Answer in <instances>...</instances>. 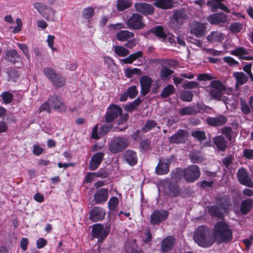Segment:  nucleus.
<instances>
[{
  "instance_id": "obj_1",
  "label": "nucleus",
  "mask_w": 253,
  "mask_h": 253,
  "mask_svg": "<svg viewBox=\"0 0 253 253\" xmlns=\"http://www.w3.org/2000/svg\"><path fill=\"white\" fill-rule=\"evenodd\" d=\"M213 235L218 243H229L233 239V231L229 225L223 221H218L214 225Z\"/></svg>"
},
{
  "instance_id": "obj_2",
  "label": "nucleus",
  "mask_w": 253,
  "mask_h": 253,
  "mask_svg": "<svg viewBox=\"0 0 253 253\" xmlns=\"http://www.w3.org/2000/svg\"><path fill=\"white\" fill-rule=\"evenodd\" d=\"M193 239L199 246L205 248L210 247L214 242L210 229L205 225L200 226L196 229Z\"/></svg>"
},
{
  "instance_id": "obj_3",
  "label": "nucleus",
  "mask_w": 253,
  "mask_h": 253,
  "mask_svg": "<svg viewBox=\"0 0 253 253\" xmlns=\"http://www.w3.org/2000/svg\"><path fill=\"white\" fill-rule=\"evenodd\" d=\"M161 186L163 195L169 198H177L181 194V189L177 182L166 179L161 182Z\"/></svg>"
},
{
  "instance_id": "obj_4",
  "label": "nucleus",
  "mask_w": 253,
  "mask_h": 253,
  "mask_svg": "<svg viewBox=\"0 0 253 253\" xmlns=\"http://www.w3.org/2000/svg\"><path fill=\"white\" fill-rule=\"evenodd\" d=\"M129 144V141L127 137H114L109 144V150L113 154H118L126 149Z\"/></svg>"
},
{
  "instance_id": "obj_5",
  "label": "nucleus",
  "mask_w": 253,
  "mask_h": 253,
  "mask_svg": "<svg viewBox=\"0 0 253 253\" xmlns=\"http://www.w3.org/2000/svg\"><path fill=\"white\" fill-rule=\"evenodd\" d=\"M187 19L188 16L184 9L174 10L169 18V27L176 31Z\"/></svg>"
},
{
  "instance_id": "obj_6",
  "label": "nucleus",
  "mask_w": 253,
  "mask_h": 253,
  "mask_svg": "<svg viewBox=\"0 0 253 253\" xmlns=\"http://www.w3.org/2000/svg\"><path fill=\"white\" fill-rule=\"evenodd\" d=\"M210 86L211 88L209 91L211 98L217 101L221 100L223 92L226 89V86L219 80L211 81Z\"/></svg>"
},
{
  "instance_id": "obj_7",
  "label": "nucleus",
  "mask_w": 253,
  "mask_h": 253,
  "mask_svg": "<svg viewBox=\"0 0 253 253\" xmlns=\"http://www.w3.org/2000/svg\"><path fill=\"white\" fill-rule=\"evenodd\" d=\"M110 232V225H106L105 227L100 223L95 224L92 228L93 238L98 239V243H102Z\"/></svg>"
},
{
  "instance_id": "obj_8",
  "label": "nucleus",
  "mask_w": 253,
  "mask_h": 253,
  "mask_svg": "<svg viewBox=\"0 0 253 253\" xmlns=\"http://www.w3.org/2000/svg\"><path fill=\"white\" fill-rule=\"evenodd\" d=\"M126 24L130 29L141 30L144 28L145 24L144 18L139 13H133L126 21Z\"/></svg>"
},
{
  "instance_id": "obj_9",
  "label": "nucleus",
  "mask_w": 253,
  "mask_h": 253,
  "mask_svg": "<svg viewBox=\"0 0 253 253\" xmlns=\"http://www.w3.org/2000/svg\"><path fill=\"white\" fill-rule=\"evenodd\" d=\"M201 172L199 167L192 165L184 169V178L188 183L194 182L200 176Z\"/></svg>"
},
{
  "instance_id": "obj_10",
  "label": "nucleus",
  "mask_w": 253,
  "mask_h": 253,
  "mask_svg": "<svg viewBox=\"0 0 253 253\" xmlns=\"http://www.w3.org/2000/svg\"><path fill=\"white\" fill-rule=\"evenodd\" d=\"M169 212L165 210L156 209L151 213L150 222L152 225H158L165 221L168 218Z\"/></svg>"
},
{
  "instance_id": "obj_11",
  "label": "nucleus",
  "mask_w": 253,
  "mask_h": 253,
  "mask_svg": "<svg viewBox=\"0 0 253 253\" xmlns=\"http://www.w3.org/2000/svg\"><path fill=\"white\" fill-rule=\"evenodd\" d=\"M123 110L121 107L112 104L109 105L105 115V121L107 123L112 122L119 116L121 115Z\"/></svg>"
},
{
  "instance_id": "obj_12",
  "label": "nucleus",
  "mask_w": 253,
  "mask_h": 253,
  "mask_svg": "<svg viewBox=\"0 0 253 253\" xmlns=\"http://www.w3.org/2000/svg\"><path fill=\"white\" fill-rule=\"evenodd\" d=\"M170 164L171 159L170 158H160L159 163L155 168V173L159 175L168 174L169 171Z\"/></svg>"
},
{
  "instance_id": "obj_13",
  "label": "nucleus",
  "mask_w": 253,
  "mask_h": 253,
  "mask_svg": "<svg viewBox=\"0 0 253 253\" xmlns=\"http://www.w3.org/2000/svg\"><path fill=\"white\" fill-rule=\"evenodd\" d=\"M237 176L240 184L250 188L253 187V182L249 177L246 169L243 167L239 169L237 172Z\"/></svg>"
},
{
  "instance_id": "obj_14",
  "label": "nucleus",
  "mask_w": 253,
  "mask_h": 253,
  "mask_svg": "<svg viewBox=\"0 0 253 253\" xmlns=\"http://www.w3.org/2000/svg\"><path fill=\"white\" fill-rule=\"evenodd\" d=\"M188 132L185 129H178L177 132L172 135L169 139L171 144H179L185 143L187 139Z\"/></svg>"
},
{
  "instance_id": "obj_15",
  "label": "nucleus",
  "mask_w": 253,
  "mask_h": 253,
  "mask_svg": "<svg viewBox=\"0 0 253 253\" xmlns=\"http://www.w3.org/2000/svg\"><path fill=\"white\" fill-rule=\"evenodd\" d=\"M51 108L54 109L59 112H64L66 110V106L62 101L61 98L59 95H53L51 96L48 99Z\"/></svg>"
},
{
  "instance_id": "obj_16",
  "label": "nucleus",
  "mask_w": 253,
  "mask_h": 253,
  "mask_svg": "<svg viewBox=\"0 0 253 253\" xmlns=\"http://www.w3.org/2000/svg\"><path fill=\"white\" fill-rule=\"evenodd\" d=\"M106 212L102 208L94 207L89 212V219L92 222H96L102 220Z\"/></svg>"
},
{
  "instance_id": "obj_17",
  "label": "nucleus",
  "mask_w": 253,
  "mask_h": 253,
  "mask_svg": "<svg viewBox=\"0 0 253 253\" xmlns=\"http://www.w3.org/2000/svg\"><path fill=\"white\" fill-rule=\"evenodd\" d=\"M141 86L140 93L142 96H145L150 91L153 80L147 75L141 76L139 80Z\"/></svg>"
},
{
  "instance_id": "obj_18",
  "label": "nucleus",
  "mask_w": 253,
  "mask_h": 253,
  "mask_svg": "<svg viewBox=\"0 0 253 253\" xmlns=\"http://www.w3.org/2000/svg\"><path fill=\"white\" fill-rule=\"evenodd\" d=\"M134 8L138 13L144 15H151L153 13L154 10V7L152 5L143 2L135 3Z\"/></svg>"
},
{
  "instance_id": "obj_19",
  "label": "nucleus",
  "mask_w": 253,
  "mask_h": 253,
  "mask_svg": "<svg viewBox=\"0 0 253 253\" xmlns=\"http://www.w3.org/2000/svg\"><path fill=\"white\" fill-rule=\"evenodd\" d=\"M105 154L103 152L94 154L91 158L89 164V169L91 171L96 170L102 163Z\"/></svg>"
},
{
  "instance_id": "obj_20",
  "label": "nucleus",
  "mask_w": 253,
  "mask_h": 253,
  "mask_svg": "<svg viewBox=\"0 0 253 253\" xmlns=\"http://www.w3.org/2000/svg\"><path fill=\"white\" fill-rule=\"evenodd\" d=\"M175 238L173 236L166 237L161 244V250L162 253H166L171 251L175 244Z\"/></svg>"
},
{
  "instance_id": "obj_21",
  "label": "nucleus",
  "mask_w": 253,
  "mask_h": 253,
  "mask_svg": "<svg viewBox=\"0 0 253 253\" xmlns=\"http://www.w3.org/2000/svg\"><path fill=\"white\" fill-rule=\"evenodd\" d=\"M253 208V199L247 198L241 201L239 207L240 212L242 215H247Z\"/></svg>"
},
{
  "instance_id": "obj_22",
  "label": "nucleus",
  "mask_w": 253,
  "mask_h": 253,
  "mask_svg": "<svg viewBox=\"0 0 253 253\" xmlns=\"http://www.w3.org/2000/svg\"><path fill=\"white\" fill-rule=\"evenodd\" d=\"M207 21L214 25L225 23L227 22V16L222 12L213 13L207 17Z\"/></svg>"
},
{
  "instance_id": "obj_23",
  "label": "nucleus",
  "mask_w": 253,
  "mask_h": 253,
  "mask_svg": "<svg viewBox=\"0 0 253 253\" xmlns=\"http://www.w3.org/2000/svg\"><path fill=\"white\" fill-rule=\"evenodd\" d=\"M108 198V190L107 188L98 190L94 195V200L97 204H102L106 202Z\"/></svg>"
},
{
  "instance_id": "obj_24",
  "label": "nucleus",
  "mask_w": 253,
  "mask_h": 253,
  "mask_svg": "<svg viewBox=\"0 0 253 253\" xmlns=\"http://www.w3.org/2000/svg\"><path fill=\"white\" fill-rule=\"evenodd\" d=\"M207 124L210 126H217L224 125L227 122V118L223 115H219L215 117H209L206 120Z\"/></svg>"
},
{
  "instance_id": "obj_25",
  "label": "nucleus",
  "mask_w": 253,
  "mask_h": 253,
  "mask_svg": "<svg viewBox=\"0 0 253 253\" xmlns=\"http://www.w3.org/2000/svg\"><path fill=\"white\" fill-rule=\"evenodd\" d=\"M224 0H210L207 2V4L211 7L212 11H215L217 9H220L225 12H229L228 7L222 3Z\"/></svg>"
},
{
  "instance_id": "obj_26",
  "label": "nucleus",
  "mask_w": 253,
  "mask_h": 253,
  "mask_svg": "<svg viewBox=\"0 0 253 253\" xmlns=\"http://www.w3.org/2000/svg\"><path fill=\"white\" fill-rule=\"evenodd\" d=\"M216 202L217 205L224 210L228 209L232 205L230 198L228 195L216 198Z\"/></svg>"
},
{
  "instance_id": "obj_27",
  "label": "nucleus",
  "mask_w": 253,
  "mask_h": 253,
  "mask_svg": "<svg viewBox=\"0 0 253 253\" xmlns=\"http://www.w3.org/2000/svg\"><path fill=\"white\" fill-rule=\"evenodd\" d=\"M125 161L130 166H133L137 163L136 153L132 150H128L123 155Z\"/></svg>"
},
{
  "instance_id": "obj_28",
  "label": "nucleus",
  "mask_w": 253,
  "mask_h": 253,
  "mask_svg": "<svg viewBox=\"0 0 253 253\" xmlns=\"http://www.w3.org/2000/svg\"><path fill=\"white\" fill-rule=\"evenodd\" d=\"M213 143L217 149L219 151H224L227 147V142L224 137L221 135H218L214 137Z\"/></svg>"
},
{
  "instance_id": "obj_29",
  "label": "nucleus",
  "mask_w": 253,
  "mask_h": 253,
  "mask_svg": "<svg viewBox=\"0 0 253 253\" xmlns=\"http://www.w3.org/2000/svg\"><path fill=\"white\" fill-rule=\"evenodd\" d=\"M143 55V52L142 51H138L135 53L129 55L127 57L122 59L120 61L123 64H131L133 61L142 58Z\"/></svg>"
},
{
  "instance_id": "obj_30",
  "label": "nucleus",
  "mask_w": 253,
  "mask_h": 253,
  "mask_svg": "<svg viewBox=\"0 0 253 253\" xmlns=\"http://www.w3.org/2000/svg\"><path fill=\"white\" fill-rule=\"evenodd\" d=\"M175 2L173 0H156L154 5L162 9H168L174 6Z\"/></svg>"
},
{
  "instance_id": "obj_31",
  "label": "nucleus",
  "mask_w": 253,
  "mask_h": 253,
  "mask_svg": "<svg viewBox=\"0 0 253 253\" xmlns=\"http://www.w3.org/2000/svg\"><path fill=\"white\" fill-rule=\"evenodd\" d=\"M205 29L206 26L205 24L198 22L194 27L191 28L190 32L197 37L200 38L203 36Z\"/></svg>"
},
{
  "instance_id": "obj_32",
  "label": "nucleus",
  "mask_w": 253,
  "mask_h": 253,
  "mask_svg": "<svg viewBox=\"0 0 253 253\" xmlns=\"http://www.w3.org/2000/svg\"><path fill=\"white\" fill-rule=\"evenodd\" d=\"M207 40L211 42H219L224 40V36L221 32L213 31L208 36Z\"/></svg>"
},
{
  "instance_id": "obj_33",
  "label": "nucleus",
  "mask_w": 253,
  "mask_h": 253,
  "mask_svg": "<svg viewBox=\"0 0 253 253\" xmlns=\"http://www.w3.org/2000/svg\"><path fill=\"white\" fill-rule=\"evenodd\" d=\"M170 176L171 180L178 183V181L181 179L182 176L184 177V169L177 168L170 172Z\"/></svg>"
},
{
  "instance_id": "obj_34",
  "label": "nucleus",
  "mask_w": 253,
  "mask_h": 253,
  "mask_svg": "<svg viewBox=\"0 0 253 253\" xmlns=\"http://www.w3.org/2000/svg\"><path fill=\"white\" fill-rule=\"evenodd\" d=\"M134 36L133 33L127 30H122L116 34V38L119 41H126Z\"/></svg>"
},
{
  "instance_id": "obj_35",
  "label": "nucleus",
  "mask_w": 253,
  "mask_h": 253,
  "mask_svg": "<svg viewBox=\"0 0 253 253\" xmlns=\"http://www.w3.org/2000/svg\"><path fill=\"white\" fill-rule=\"evenodd\" d=\"M209 214L212 216L221 218L223 216V214L218 206L213 205L208 208Z\"/></svg>"
},
{
  "instance_id": "obj_36",
  "label": "nucleus",
  "mask_w": 253,
  "mask_h": 253,
  "mask_svg": "<svg viewBox=\"0 0 253 253\" xmlns=\"http://www.w3.org/2000/svg\"><path fill=\"white\" fill-rule=\"evenodd\" d=\"M175 92L174 86L172 84H169L163 88L160 96L162 98H167L173 94Z\"/></svg>"
},
{
  "instance_id": "obj_37",
  "label": "nucleus",
  "mask_w": 253,
  "mask_h": 253,
  "mask_svg": "<svg viewBox=\"0 0 253 253\" xmlns=\"http://www.w3.org/2000/svg\"><path fill=\"white\" fill-rule=\"evenodd\" d=\"M56 11L53 8L47 6L46 10L42 14V16L48 21H55V14Z\"/></svg>"
},
{
  "instance_id": "obj_38",
  "label": "nucleus",
  "mask_w": 253,
  "mask_h": 253,
  "mask_svg": "<svg viewBox=\"0 0 253 253\" xmlns=\"http://www.w3.org/2000/svg\"><path fill=\"white\" fill-rule=\"evenodd\" d=\"M95 14V8L92 6L84 8L82 12V16L85 19L89 20Z\"/></svg>"
},
{
  "instance_id": "obj_39",
  "label": "nucleus",
  "mask_w": 253,
  "mask_h": 253,
  "mask_svg": "<svg viewBox=\"0 0 253 253\" xmlns=\"http://www.w3.org/2000/svg\"><path fill=\"white\" fill-rule=\"evenodd\" d=\"M114 53L119 57H126L129 54V51L121 45H116L113 47Z\"/></svg>"
},
{
  "instance_id": "obj_40",
  "label": "nucleus",
  "mask_w": 253,
  "mask_h": 253,
  "mask_svg": "<svg viewBox=\"0 0 253 253\" xmlns=\"http://www.w3.org/2000/svg\"><path fill=\"white\" fill-rule=\"evenodd\" d=\"M150 32L160 38H166L167 37V35L164 31V28L161 26H157L150 29Z\"/></svg>"
},
{
  "instance_id": "obj_41",
  "label": "nucleus",
  "mask_w": 253,
  "mask_h": 253,
  "mask_svg": "<svg viewBox=\"0 0 253 253\" xmlns=\"http://www.w3.org/2000/svg\"><path fill=\"white\" fill-rule=\"evenodd\" d=\"M174 72L173 70L169 69L167 67L163 66L160 72V78L162 80L168 79Z\"/></svg>"
},
{
  "instance_id": "obj_42",
  "label": "nucleus",
  "mask_w": 253,
  "mask_h": 253,
  "mask_svg": "<svg viewBox=\"0 0 253 253\" xmlns=\"http://www.w3.org/2000/svg\"><path fill=\"white\" fill-rule=\"evenodd\" d=\"M131 3L128 0H117L116 7L119 11H124L128 8Z\"/></svg>"
},
{
  "instance_id": "obj_43",
  "label": "nucleus",
  "mask_w": 253,
  "mask_h": 253,
  "mask_svg": "<svg viewBox=\"0 0 253 253\" xmlns=\"http://www.w3.org/2000/svg\"><path fill=\"white\" fill-rule=\"evenodd\" d=\"M51 82L55 86L59 87L65 84V80L61 75L57 73Z\"/></svg>"
},
{
  "instance_id": "obj_44",
  "label": "nucleus",
  "mask_w": 253,
  "mask_h": 253,
  "mask_svg": "<svg viewBox=\"0 0 253 253\" xmlns=\"http://www.w3.org/2000/svg\"><path fill=\"white\" fill-rule=\"evenodd\" d=\"M160 63L163 66H167L170 68H175L178 65L176 60L171 59H161L159 60Z\"/></svg>"
},
{
  "instance_id": "obj_45",
  "label": "nucleus",
  "mask_w": 253,
  "mask_h": 253,
  "mask_svg": "<svg viewBox=\"0 0 253 253\" xmlns=\"http://www.w3.org/2000/svg\"><path fill=\"white\" fill-rule=\"evenodd\" d=\"M193 97V94L192 91L184 90L181 92L179 98L184 102H191Z\"/></svg>"
},
{
  "instance_id": "obj_46",
  "label": "nucleus",
  "mask_w": 253,
  "mask_h": 253,
  "mask_svg": "<svg viewBox=\"0 0 253 253\" xmlns=\"http://www.w3.org/2000/svg\"><path fill=\"white\" fill-rule=\"evenodd\" d=\"M5 55L6 58L8 59L11 62L13 63H15L16 58H19L17 51L14 49L7 50L5 53Z\"/></svg>"
},
{
  "instance_id": "obj_47",
  "label": "nucleus",
  "mask_w": 253,
  "mask_h": 253,
  "mask_svg": "<svg viewBox=\"0 0 253 253\" xmlns=\"http://www.w3.org/2000/svg\"><path fill=\"white\" fill-rule=\"evenodd\" d=\"M125 76L126 78L129 79L132 77L134 75H137L138 76L142 74L141 71L138 68H127L125 71Z\"/></svg>"
},
{
  "instance_id": "obj_48",
  "label": "nucleus",
  "mask_w": 253,
  "mask_h": 253,
  "mask_svg": "<svg viewBox=\"0 0 253 253\" xmlns=\"http://www.w3.org/2000/svg\"><path fill=\"white\" fill-rule=\"evenodd\" d=\"M157 125V123L154 120L147 121L145 125L142 127L141 131L144 133H146L155 127Z\"/></svg>"
},
{
  "instance_id": "obj_49",
  "label": "nucleus",
  "mask_w": 253,
  "mask_h": 253,
  "mask_svg": "<svg viewBox=\"0 0 253 253\" xmlns=\"http://www.w3.org/2000/svg\"><path fill=\"white\" fill-rule=\"evenodd\" d=\"M179 113L181 116L185 115H192L196 114V112L194 110L193 107H185L180 109Z\"/></svg>"
},
{
  "instance_id": "obj_50",
  "label": "nucleus",
  "mask_w": 253,
  "mask_h": 253,
  "mask_svg": "<svg viewBox=\"0 0 253 253\" xmlns=\"http://www.w3.org/2000/svg\"><path fill=\"white\" fill-rule=\"evenodd\" d=\"M234 76L240 84H245L248 81L247 76L243 72H236L234 74Z\"/></svg>"
},
{
  "instance_id": "obj_51",
  "label": "nucleus",
  "mask_w": 253,
  "mask_h": 253,
  "mask_svg": "<svg viewBox=\"0 0 253 253\" xmlns=\"http://www.w3.org/2000/svg\"><path fill=\"white\" fill-rule=\"evenodd\" d=\"M119 203V199L115 196L112 197L108 202V208L110 211H114L118 207Z\"/></svg>"
},
{
  "instance_id": "obj_52",
  "label": "nucleus",
  "mask_w": 253,
  "mask_h": 253,
  "mask_svg": "<svg viewBox=\"0 0 253 253\" xmlns=\"http://www.w3.org/2000/svg\"><path fill=\"white\" fill-rule=\"evenodd\" d=\"M43 74L51 82V80L54 78V76L57 74L55 71L51 67H46L43 69Z\"/></svg>"
},
{
  "instance_id": "obj_53",
  "label": "nucleus",
  "mask_w": 253,
  "mask_h": 253,
  "mask_svg": "<svg viewBox=\"0 0 253 253\" xmlns=\"http://www.w3.org/2000/svg\"><path fill=\"white\" fill-rule=\"evenodd\" d=\"M8 81L16 82L19 79L20 75L18 71L12 69L7 72Z\"/></svg>"
},
{
  "instance_id": "obj_54",
  "label": "nucleus",
  "mask_w": 253,
  "mask_h": 253,
  "mask_svg": "<svg viewBox=\"0 0 253 253\" xmlns=\"http://www.w3.org/2000/svg\"><path fill=\"white\" fill-rule=\"evenodd\" d=\"M182 87L185 89L197 88L199 87V83L195 81H185L182 85Z\"/></svg>"
},
{
  "instance_id": "obj_55",
  "label": "nucleus",
  "mask_w": 253,
  "mask_h": 253,
  "mask_svg": "<svg viewBox=\"0 0 253 253\" xmlns=\"http://www.w3.org/2000/svg\"><path fill=\"white\" fill-rule=\"evenodd\" d=\"M0 96L5 104L10 103L13 99V95L8 91H4L0 94Z\"/></svg>"
},
{
  "instance_id": "obj_56",
  "label": "nucleus",
  "mask_w": 253,
  "mask_h": 253,
  "mask_svg": "<svg viewBox=\"0 0 253 253\" xmlns=\"http://www.w3.org/2000/svg\"><path fill=\"white\" fill-rule=\"evenodd\" d=\"M191 135L200 142L206 139V134L204 131L199 130H194L192 132Z\"/></svg>"
},
{
  "instance_id": "obj_57",
  "label": "nucleus",
  "mask_w": 253,
  "mask_h": 253,
  "mask_svg": "<svg viewBox=\"0 0 253 253\" xmlns=\"http://www.w3.org/2000/svg\"><path fill=\"white\" fill-rule=\"evenodd\" d=\"M94 173L96 178H106L109 175V171L106 168H101Z\"/></svg>"
},
{
  "instance_id": "obj_58",
  "label": "nucleus",
  "mask_w": 253,
  "mask_h": 253,
  "mask_svg": "<svg viewBox=\"0 0 253 253\" xmlns=\"http://www.w3.org/2000/svg\"><path fill=\"white\" fill-rule=\"evenodd\" d=\"M221 132L222 134L225 136L226 138L229 141H231L233 131L232 128L230 126H225L223 127L221 130Z\"/></svg>"
},
{
  "instance_id": "obj_59",
  "label": "nucleus",
  "mask_w": 253,
  "mask_h": 253,
  "mask_svg": "<svg viewBox=\"0 0 253 253\" xmlns=\"http://www.w3.org/2000/svg\"><path fill=\"white\" fill-rule=\"evenodd\" d=\"M126 92L128 94V97L131 99L135 98L138 93L137 87L135 85H132L129 87Z\"/></svg>"
},
{
  "instance_id": "obj_60",
  "label": "nucleus",
  "mask_w": 253,
  "mask_h": 253,
  "mask_svg": "<svg viewBox=\"0 0 253 253\" xmlns=\"http://www.w3.org/2000/svg\"><path fill=\"white\" fill-rule=\"evenodd\" d=\"M113 125L111 124H107L102 125L99 128V134L101 136H103L113 128Z\"/></svg>"
},
{
  "instance_id": "obj_61",
  "label": "nucleus",
  "mask_w": 253,
  "mask_h": 253,
  "mask_svg": "<svg viewBox=\"0 0 253 253\" xmlns=\"http://www.w3.org/2000/svg\"><path fill=\"white\" fill-rule=\"evenodd\" d=\"M240 105L241 111L244 114L248 115L251 113V108L244 99H240Z\"/></svg>"
},
{
  "instance_id": "obj_62",
  "label": "nucleus",
  "mask_w": 253,
  "mask_h": 253,
  "mask_svg": "<svg viewBox=\"0 0 253 253\" xmlns=\"http://www.w3.org/2000/svg\"><path fill=\"white\" fill-rule=\"evenodd\" d=\"M34 7L37 10L38 12L42 16V14H43L44 11L47 8V6L45 5L43 3L37 2L34 4Z\"/></svg>"
},
{
  "instance_id": "obj_63",
  "label": "nucleus",
  "mask_w": 253,
  "mask_h": 253,
  "mask_svg": "<svg viewBox=\"0 0 253 253\" xmlns=\"http://www.w3.org/2000/svg\"><path fill=\"white\" fill-rule=\"evenodd\" d=\"M139 146L143 151L146 152L150 149L151 141L148 139L141 140L139 143Z\"/></svg>"
},
{
  "instance_id": "obj_64",
  "label": "nucleus",
  "mask_w": 253,
  "mask_h": 253,
  "mask_svg": "<svg viewBox=\"0 0 253 253\" xmlns=\"http://www.w3.org/2000/svg\"><path fill=\"white\" fill-rule=\"evenodd\" d=\"M232 54L235 56L241 57L247 54L246 49L242 47H239L235 48L233 51Z\"/></svg>"
}]
</instances>
